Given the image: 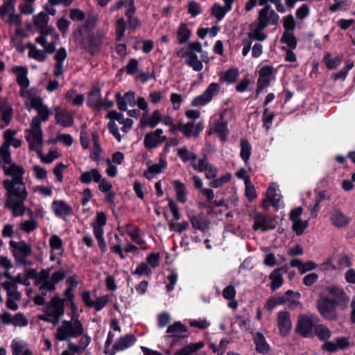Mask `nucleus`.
Segmentation results:
<instances>
[{
    "mask_svg": "<svg viewBox=\"0 0 355 355\" xmlns=\"http://www.w3.org/2000/svg\"><path fill=\"white\" fill-rule=\"evenodd\" d=\"M74 37L78 41L81 49L94 56L101 51L104 34L103 31L96 30L95 32L83 33Z\"/></svg>",
    "mask_w": 355,
    "mask_h": 355,
    "instance_id": "nucleus-1",
    "label": "nucleus"
},
{
    "mask_svg": "<svg viewBox=\"0 0 355 355\" xmlns=\"http://www.w3.org/2000/svg\"><path fill=\"white\" fill-rule=\"evenodd\" d=\"M44 315H40L38 319L41 321L51 322L56 324L64 314V300L58 295L53 296L48 305L43 310Z\"/></svg>",
    "mask_w": 355,
    "mask_h": 355,
    "instance_id": "nucleus-2",
    "label": "nucleus"
},
{
    "mask_svg": "<svg viewBox=\"0 0 355 355\" xmlns=\"http://www.w3.org/2000/svg\"><path fill=\"white\" fill-rule=\"evenodd\" d=\"M84 329L77 318L72 320H62V325L56 329L55 338L59 341H69L71 338H78L83 334Z\"/></svg>",
    "mask_w": 355,
    "mask_h": 355,
    "instance_id": "nucleus-3",
    "label": "nucleus"
},
{
    "mask_svg": "<svg viewBox=\"0 0 355 355\" xmlns=\"http://www.w3.org/2000/svg\"><path fill=\"white\" fill-rule=\"evenodd\" d=\"M339 304L329 296L320 295L317 301L316 307L320 315L325 320H337L338 313L336 310Z\"/></svg>",
    "mask_w": 355,
    "mask_h": 355,
    "instance_id": "nucleus-4",
    "label": "nucleus"
},
{
    "mask_svg": "<svg viewBox=\"0 0 355 355\" xmlns=\"http://www.w3.org/2000/svg\"><path fill=\"white\" fill-rule=\"evenodd\" d=\"M10 246L12 248L13 257L17 263L24 266L31 265V261H27L26 258L32 254L31 246L24 241L19 242L11 240L9 242Z\"/></svg>",
    "mask_w": 355,
    "mask_h": 355,
    "instance_id": "nucleus-5",
    "label": "nucleus"
},
{
    "mask_svg": "<svg viewBox=\"0 0 355 355\" xmlns=\"http://www.w3.org/2000/svg\"><path fill=\"white\" fill-rule=\"evenodd\" d=\"M261 9L258 15V24L252 22L249 26L250 33L248 36L253 38L254 40L263 42L267 38V35L263 33V31L268 26V22L266 19V10Z\"/></svg>",
    "mask_w": 355,
    "mask_h": 355,
    "instance_id": "nucleus-6",
    "label": "nucleus"
},
{
    "mask_svg": "<svg viewBox=\"0 0 355 355\" xmlns=\"http://www.w3.org/2000/svg\"><path fill=\"white\" fill-rule=\"evenodd\" d=\"M316 324L311 316L300 315L295 327V332L304 338H313Z\"/></svg>",
    "mask_w": 355,
    "mask_h": 355,
    "instance_id": "nucleus-7",
    "label": "nucleus"
},
{
    "mask_svg": "<svg viewBox=\"0 0 355 355\" xmlns=\"http://www.w3.org/2000/svg\"><path fill=\"white\" fill-rule=\"evenodd\" d=\"M3 187L7 191L6 200H11L12 202L25 201L28 196L26 187H21L14 185V183L9 180L3 181Z\"/></svg>",
    "mask_w": 355,
    "mask_h": 355,
    "instance_id": "nucleus-8",
    "label": "nucleus"
},
{
    "mask_svg": "<svg viewBox=\"0 0 355 355\" xmlns=\"http://www.w3.org/2000/svg\"><path fill=\"white\" fill-rule=\"evenodd\" d=\"M220 89V87L218 83H211L202 94L196 96L193 99L191 105L198 107L207 105L213 99L214 95L219 92Z\"/></svg>",
    "mask_w": 355,
    "mask_h": 355,
    "instance_id": "nucleus-9",
    "label": "nucleus"
},
{
    "mask_svg": "<svg viewBox=\"0 0 355 355\" xmlns=\"http://www.w3.org/2000/svg\"><path fill=\"white\" fill-rule=\"evenodd\" d=\"M275 220V218L263 213H256L254 217L252 230L254 231L261 230L262 232L275 230L276 227V225L274 223Z\"/></svg>",
    "mask_w": 355,
    "mask_h": 355,
    "instance_id": "nucleus-10",
    "label": "nucleus"
},
{
    "mask_svg": "<svg viewBox=\"0 0 355 355\" xmlns=\"http://www.w3.org/2000/svg\"><path fill=\"white\" fill-rule=\"evenodd\" d=\"M16 134L15 130L10 129L6 130L3 132V139L5 141L0 146V157L5 164L11 163V152L10 146L11 141L14 139V135Z\"/></svg>",
    "mask_w": 355,
    "mask_h": 355,
    "instance_id": "nucleus-11",
    "label": "nucleus"
},
{
    "mask_svg": "<svg viewBox=\"0 0 355 355\" xmlns=\"http://www.w3.org/2000/svg\"><path fill=\"white\" fill-rule=\"evenodd\" d=\"M188 332V329L182 322L176 321L173 324L169 325L166 329L167 336L166 340L173 339V343L176 341L178 338H186L188 336L185 334Z\"/></svg>",
    "mask_w": 355,
    "mask_h": 355,
    "instance_id": "nucleus-12",
    "label": "nucleus"
},
{
    "mask_svg": "<svg viewBox=\"0 0 355 355\" xmlns=\"http://www.w3.org/2000/svg\"><path fill=\"white\" fill-rule=\"evenodd\" d=\"M276 191L277 187L275 183L271 182L266 191V198L262 200V207L266 211L268 210V206L267 205L268 202H269L276 211L282 207L280 204L282 196H280L279 198H276V196H277Z\"/></svg>",
    "mask_w": 355,
    "mask_h": 355,
    "instance_id": "nucleus-13",
    "label": "nucleus"
},
{
    "mask_svg": "<svg viewBox=\"0 0 355 355\" xmlns=\"http://www.w3.org/2000/svg\"><path fill=\"white\" fill-rule=\"evenodd\" d=\"M12 71L17 75V83L20 87V94L26 96V89L29 87L30 81L27 77L28 69L26 67L16 66L12 68Z\"/></svg>",
    "mask_w": 355,
    "mask_h": 355,
    "instance_id": "nucleus-14",
    "label": "nucleus"
},
{
    "mask_svg": "<svg viewBox=\"0 0 355 355\" xmlns=\"http://www.w3.org/2000/svg\"><path fill=\"white\" fill-rule=\"evenodd\" d=\"M25 139L29 144L31 150L40 153V148L43 144V131L25 130Z\"/></svg>",
    "mask_w": 355,
    "mask_h": 355,
    "instance_id": "nucleus-15",
    "label": "nucleus"
},
{
    "mask_svg": "<svg viewBox=\"0 0 355 355\" xmlns=\"http://www.w3.org/2000/svg\"><path fill=\"white\" fill-rule=\"evenodd\" d=\"M83 24L79 25L73 32V36L77 37L83 33L95 32L94 31L98 21V16L94 14L87 15Z\"/></svg>",
    "mask_w": 355,
    "mask_h": 355,
    "instance_id": "nucleus-16",
    "label": "nucleus"
},
{
    "mask_svg": "<svg viewBox=\"0 0 355 355\" xmlns=\"http://www.w3.org/2000/svg\"><path fill=\"white\" fill-rule=\"evenodd\" d=\"M51 207L55 216L64 219L67 216L73 214L72 207L62 200H55L51 204Z\"/></svg>",
    "mask_w": 355,
    "mask_h": 355,
    "instance_id": "nucleus-17",
    "label": "nucleus"
},
{
    "mask_svg": "<svg viewBox=\"0 0 355 355\" xmlns=\"http://www.w3.org/2000/svg\"><path fill=\"white\" fill-rule=\"evenodd\" d=\"M277 326L282 336H286L291 330V314L288 311H281L277 314Z\"/></svg>",
    "mask_w": 355,
    "mask_h": 355,
    "instance_id": "nucleus-18",
    "label": "nucleus"
},
{
    "mask_svg": "<svg viewBox=\"0 0 355 355\" xmlns=\"http://www.w3.org/2000/svg\"><path fill=\"white\" fill-rule=\"evenodd\" d=\"M288 272L286 265L277 268L270 274L269 278L271 279L270 289L275 291L281 287L284 283L283 275Z\"/></svg>",
    "mask_w": 355,
    "mask_h": 355,
    "instance_id": "nucleus-19",
    "label": "nucleus"
},
{
    "mask_svg": "<svg viewBox=\"0 0 355 355\" xmlns=\"http://www.w3.org/2000/svg\"><path fill=\"white\" fill-rule=\"evenodd\" d=\"M55 119L56 123L63 128L71 127L73 124V117L71 112L65 109L60 108L58 106L55 108Z\"/></svg>",
    "mask_w": 355,
    "mask_h": 355,
    "instance_id": "nucleus-20",
    "label": "nucleus"
},
{
    "mask_svg": "<svg viewBox=\"0 0 355 355\" xmlns=\"http://www.w3.org/2000/svg\"><path fill=\"white\" fill-rule=\"evenodd\" d=\"M161 121V112L159 110H155L153 112L151 116H149L147 112H144L140 119L139 125L141 128H145L148 126L153 128Z\"/></svg>",
    "mask_w": 355,
    "mask_h": 355,
    "instance_id": "nucleus-21",
    "label": "nucleus"
},
{
    "mask_svg": "<svg viewBox=\"0 0 355 355\" xmlns=\"http://www.w3.org/2000/svg\"><path fill=\"white\" fill-rule=\"evenodd\" d=\"M327 291L330 295L334 297L333 298L334 300L337 302L341 309L347 307L349 299L343 288L337 286H331L327 288Z\"/></svg>",
    "mask_w": 355,
    "mask_h": 355,
    "instance_id": "nucleus-22",
    "label": "nucleus"
},
{
    "mask_svg": "<svg viewBox=\"0 0 355 355\" xmlns=\"http://www.w3.org/2000/svg\"><path fill=\"white\" fill-rule=\"evenodd\" d=\"M137 341V338L132 334H126L120 337L113 345L114 354L117 352L123 351L132 346Z\"/></svg>",
    "mask_w": 355,
    "mask_h": 355,
    "instance_id": "nucleus-23",
    "label": "nucleus"
},
{
    "mask_svg": "<svg viewBox=\"0 0 355 355\" xmlns=\"http://www.w3.org/2000/svg\"><path fill=\"white\" fill-rule=\"evenodd\" d=\"M253 341L257 353L266 354L269 352L270 345L262 333L257 332L254 335Z\"/></svg>",
    "mask_w": 355,
    "mask_h": 355,
    "instance_id": "nucleus-24",
    "label": "nucleus"
},
{
    "mask_svg": "<svg viewBox=\"0 0 355 355\" xmlns=\"http://www.w3.org/2000/svg\"><path fill=\"white\" fill-rule=\"evenodd\" d=\"M220 119L221 121H216L214 124V131L220 140L225 143L227 141V137L229 134V130L227 127V121H225L223 117L220 115Z\"/></svg>",
    "mask_w": 355,
    "mask_h": 355,
    "instance_id": "nucleus-25",
    "label": "nucleus"
},
{
    "mask_svg": "<svg viewBox=\"0 0 355 355\" xmlns=\"http://www.w3.org/2000/svg\"><path fill=\"white\" fill-rule=\"evenodd\" d=\"M332 224L337 227H344L348 225L351 218L345 216L340 209H335L331 216Z\"/></svg>",
    "mask_w": 355,
    "mask_h": 355,
    "instance_id": "nucleus-26",
    "label": "nucleus"
},
{
    "mask_svg": "<svg viewBox=\"0 0 355 355\" xmlns=\"http://www.w3.org/2000/svg\"><path fill=\"white\" fill-rule=\"evenodd\" d=\"M273 74V67L272 65L263 66L259 71L257 83L269 87L271 82V76Z\"/></svg>",
    "mask_w": 355,
    "mask_h": 355,
    "instance_id": "nucleus-27",
    "label": "nucleus"
},
{
    "mask_svg": "<svg viewBox=\"0 0 355 355\" xmlns=\"http://www.w3.org/2000/svg\"><path fill=\"white\" fill-rule=\"evenodd\" d=\"M92 180L95 182H100L101 180V174L97 168L83 172L80 176V181L83 184H90Z\"/></svg>",
    "mask_w": 355,
    "mask_h": 355,
    "instance_id": "nucleus-28",
    "label": "nucleus"
},
{
    "mask_svg": "<svg viewBox=\"0 0 355 355\" xmlns=\"http://www.w3.org/2000/svg\"><path fill=\"white\" fill-rule=\"evenodd\" d=\"M1 287L6 291L8 298L14 300H19L21 295L20 292L17 291V286L15 283L10 282H4L1 284Z\"/></svg>",
    "mask_w": 355,
    "mask_h": 355,
    "instance_id": "nucleus-29",
    "label": "nucleus"
},
{
    "mask_svg": "<svg viewBox=\"0 0 355 355\" xmlns=\"http://www.w3.org/2000/svg\"><path fill=\"white\" fill-rule=\"evenodd\" d=\"M101 94L99 88H95L92 89L87 99V105L88 107L91 108H94L97 111L98 107L100 105L101 99Z\"/></svg>",
    "mask_w": 355,
    "mask_h": 355,
    "instance_id": "nucleus-30",
    "label": "nucleus"
},
{
    "mask_svg": "<svg viewBox=\"0 0 355 355\" xmlns=\"http://www.w3.org/2000/svg\"><path fill=\"white\" fill-rule=\"evenodd\" d=\"M24 201L12 202L11 200L6 201V207L12 210L14 216H23L26 211V207L24 204Z\"/></svg>",
    "mask_w": 355,
    "mask_h": 355,
    "instance_id": "nucleus-31",
    "label": "nucleus"
},
{
    "mask_svg": "<svg viewBox=\"0 0 355 355\" xmlns=\"http://www.w3.org/2000/svg\"><path fill=\"white\" fill-rule=\"evenodd\" d=\"M173 185L176 193L177 200L180 202L184 203L187 201V194L186 185L179 180H173Z\"/></svg>",
    "mask_w": 355,
    "mask_h": 355,
    "instance_id": "nucleus-32",
    "label": "nucleus"
},
{
    "mask_svg": "<svg viewBox=\"0 0 355 355\" xmlns=\"http://www.w3.org/2000/svg\"><path fill=\"white\" fill-rule=\"evenodd\" d=\"M202 217V214H200L198 216L193 215L189 217V219L194 229L205 232L206 230L209 227V222L200 219Z\"/></svg>",
    "mask_w": 355,
    "mask_h": 355,
    "instance_id": "nucleus-33",
    "label": "nucleus"
},
{
    "mask_svg": "<svg viewBox=\"0 0 355 355\" xmlns=\"http://www.w3.org/2000/svg\"><path fill=\"white\" fill-rule=\"evenodd\" d=\"M239 76V72L237 68H230L220 77V81L233 84L237 80Z\"/></svg>",
    "mask_w": 355,
    "mask_h": 355,
    "instance_id": "nucleus-34",
    "label": "nucleus"
},
{
    "mask_svg": "<svg viewBox=\"0 0 355 355\" xmlns=\"http://www.w3.org/2000/svg\"><path fill=\"white\" fill-rule=\"evenodd\" d=\"M191 35V30L184 23L181 24L177 31L178 41L180 44L186 43L190 38Z\"/></svg>",
    "mask_w": 355,
    "mask_h": 355,
    "instance_id": "nucleus-35",
    "label": "nucleus"
},
{
    "mask_svg": "<svg viewBox=\"0 0 355 355\" xmlns=\"http://www.w3.org/2000/svg\"><path fill=\"white\" fill-rule=\"evenodd\" d=\"M313 335L316 336L320 340L324 341L331 337V331L325 325L318 324L315 327Z\"/></svg>",
    "mask_w": 355,
    "mask_h": 355,
    "instance_id": "nucleus-36",
    "label": "nucleus"
},
{
    "mask_svg": "<svg viewBox=\"0 0 355 355\" xmlns=\"http://www.w3.org/2000/svg\"><path fill=\"white\" fill-rule=\"evenodd\" d=\"M280 42L282 44H286L290 49H295L297 44L294 33L288 31H284Z\"/></svg>",
    "mask_w": 355,
    "mask_h": 355,
    "instance_id": "nucleus-37",
    "label": "nucleus"
},
{
    "mask_svg": "<svg viewBox=\"0 0 355 355\" xmlns=\"http://www.w3.org/2000/svg\"><path fill=\"white\" fill-rule=\"evenodd\" d=\"M40 29V36L35 39L36 43L40 45L46 44V37L51 35L54 31V28L50 25L42 26V28H38Z\"/></svg>",
    "mask_w": 355,
    "mask_h": 355,
    "instance_id": "nucleus-38",
    "label": "nucleus"
},
{
    "mask_svg": "<svg viewBox=\"0 0 355 355\" xmlns=\"http://www.w3.org/2000/svg\"><path fill=\"white\" fill-rule=\"evenodd\" d=\"M159 164H155L150 165L148 168L147 171L144 173V176L148 180H150L152 178V176L149 175L150 173L152 175H156L161 173L162 169L166 167L167 163L166 160H164L162 159H159Z\"/></svg>",
    "mask_w": 355,
    "mask_h": 355,
    "instance_id": "nucleus-39",
    "label": "nucleus"
},
{
    "mask_svg": "<svg viewBox=\"0 0 355 355\" xmlns=\"http://www.w3.org/2000/svg\"><path fill=\"white\" fill-rule=\"evenodd\" d=\"M323 62L327 68L329 70H331L340 64L342 62V58L339 55L331 58V53H327L323 58Z\"/></svg>",
    "mask_w": 355,
    "mask_h": 355,
    "instance_id": "nucleus-40",
    "label": "nucleus"
},
{
    "mask_svg": "<svg viewBox=\"0 0 355 355\" xmlns=\"http://www.w3.org/2000/svg\"><path fill=\"white\" fill-rule=\"evenodd\" d=\"M139 227H135L133 232L128 231L127 233L130 236L131 240L139 245L142 250H147L148 248L146 241L141 237L139 234Z\"/></svg>",
    "mask_w": 355,
    "mask_h": 355,
    "instance_id": "nucleus-41",
    "label": "nucleus"
},
{
    "mask_svg": "<svg viewBox=\"0 0 355 355\" xmlns=\"http://www.w3.org/2000/svg\"><path fill=\"white\" fill-rule=\"evenodd\" d=\"M252 152V146L249 141L245 139L241 140L240 157L245 163L249 160Z\"/></svg>",
    "mask_w": 355,
    "mask_h": 355,
    "instance_id": "nucleus-42",
    "label": "nucleus"
},
{
    "mask_svg": "<svg viewBox=\"0 0 355 355\" xmlns=\"http://www.w3.org/2000/svg\"><path fill=\"white\" fill-rule=\"evenodd\" d=\"M10 165L9 168L3 167L4 173L6 175L10 176H16V175H24L25 174V169L15 163H12L11 162L10 164H8Z\"/></svg>",
    "mask_w": 355,
    "mask_h": 355,
    "instance_id": "nucleus-43",
    "label": "nucleus"
},
{
    "mask_svg": "<svg viewBox=\"0 0 355 355\" xmlns=\"http://www.w3.org/2000/svg\"><path fill=\"white\" fill-rule=\"evenodd\" d=\"M16 0H3L2 5L0 6V17L3 18L9 12L15 11Z\"/></svg>",
    "mask_w": 355,
    "mask_h": 355,
    "instance_id": "nucleus-44",
    "label": "nucleus"
},
{
    "mask_svg": "<svg viewBox=\"0 0 355 355\" xmlns=\"http://www.w3.org/2000/svg\"><path fill=\"white\" fill-rule=\"evenodd\" d=\"M354 67V62L348 59L345 62L342 69L336 73L333 74L334 80H345L349 73V71Z\"/></svg>",
    "mask_w": 355,
    "mask_h": 355,
    "instance_id": "nucleus-45",
    "label": "nucleus"
},
{
    "mask_svg": "<svg viewBox=\"0 0 355 355\" xmlns=\"http://www.w3.org/2000/svg\"><path fill=\"white\" fill-rule=\"evenodd\" d=\"M127 28V24L123 17L119 18L116 22V41L121 42Z\"/></svg>",
    "mask_w": 355,
    "mask_h": 355,
    "instance_id": "nucleus-46",
    "label": "nucleus"
},
{
    "mask_svg": "<svg viewBox=\"0 0 355 355\" xmlns=\"http://www.w3.org/2000/svg\"><path fill=\"white\" fill-rule=\"evenodd\" d=\"M264 7L262 9L266 10V19L268 22V26L269 24L277 26L279 24V16L276 13L274 10H270L271 6L266 3V4L263 5Z\"/></svg>",
    "mask_w": 355,
    "mask_h": 355,
    "instance_id": "nucleus-47",
    "label": "nucleus"
},
{
    "mask_svg": "<svg viewBox=\"0 0 355 355\" xmlns=\"http://www.w3.org/2000/svg\"><path fill=\"white\" fill-rule=\"evenodd\" d=\"M285 295H286V302H289L288 306L291 309H294L300 304V295L299 293L288 290Z\"/></svg>",
    "mask_w": 355,
    "mask_h": 355,
    "instance_id": "nucleus-48",
    "label": "nucleus"
},
{
    "mask_svg": "<svg viewBox=\"0 0 355 355\" xmlns=\"http://www.w3.org/2000/svg\"><path fill=\"white\" fill-rule=\"evenodd\" d=\"M26 96L31 99V106L35 110L43 108L46 106L44 104L43 99L40 96H33L31 91H26Z\"/></svg>",
    "mask_w": 355,
    "mask_h": 355,
    "instance_id": "nucleus-49",
    "label": "nucleus"
},
{
    "mask_svg": "<svg viewBox=\"0 0 355 355\" xmlns=\"http://www.w3.org/2000/svg\"><path fill=\"white\" fill-rule=\"evenodd\" d=\"M144 144L148 150H152L159 146L157 137L155 136L153 133L148 132L144 139Z\"/></svg>",
    "mask_w": 355,
    "mask_h": 355,
    "instance_id": "nucleus-50",
    "label": "nucleus"
},
{
    "mask_svg": "<svg viewBox=\"0 0 355 355\" xmlns=\"http://www.w3.org/2000/svg\"><path fill=\"white\" fill-rule=\"evenodd\" d=\"M186 63L196 71H200L203 68L202 62L198 60L197 55L193 52L190 53L189 60L186 61Z\"/></svg>",
    "mask_w": 355,
    "mask_h": 355,
    "instance_id": "nucleus-51",
    "label": "nucleus"
},
{
    "mask_svg": "<svg viewBox=\"0 0 355 355\" xmlns=\"http://www.w3.org/2000/svg\"><path fill=\"white\" fill-rule=\"evenodd\" d=\"M49 17L45 12H40L33 17V23L37 28H42V26L48 25Z\"/></svg>",
    "mask_w": 355,
    "mask_h": 355,
    "instance_id": "nucleus-52",
    "label": "nucleus"
},
{
    "mask_svg": "<svg viewBox=\"0 0 355 355\" xmlns=\"http://www.w3.org/2000/svg\"><path fill=\"white\" fill-rule=\"evenodd\" d=\"M227 12V11L224 8V7L221 6L218 3H214L211 6V15L216 17L218 21L223 19Z\"/></svg>",
    "mask_w": 355,
    "mask_h": 355,
    "instance_id": "nucleus-53",
    "label": "nucleus"
},
{
    "mask_svg": "<svg viewBox=\"0 0 355 355\" xmlns=\"http://www.w3.org/2000/svg\"><path fill=\"white\" fill-rule=\"evenodd\" d=\"M275 117V114L273 112H270L268 107H266L263 112V127L266 130H269L272 121Z\"/></svg>",
    "mask_w": 355,
    "mask_h": 355,
    "instance_id": "nucleus-54",
    "label": "nucleus"
},
{
    "mask_svg": "<svg viewBox=\"0 0 355 355\" xmlns=\"http://www.w3.org/2000/svg\"><path fill=\"white\" fill-rule=\"evenodd\" d=\"M245 195L250 202H252L257 197L255 187L250 183L249 179L245 180Z\"/></svg>",
    "mask_w": 355,
    "mask_h": 355,
    "instance_id": "nucleus-55",
    "label": "nucleus"
},
{
    "mask_svg": "<svg viewBox=\"0 0 355 355\" xmlns=\"http://www.w3.org/2000/svg\"><path fill=\"white\" fill-rule=\"evenodd\" d=\"M283 27L284 31L293 32L295 30L296 22L291 14L283 17Z\"/></svg>",
    "mask_w": 355,
    "mask_h": 355,
    "instance_id": "nucleus-56",
    "label": "nucleus"
},
{
    "mask_svg": "<svg viewBox=\"0 0 355 355\" xmlns=\"http://www.w3.org/2000/svg\"><path fill=\"white\" fill-rule=\"evenodd\" d=\"M307 226L308 222L306 220H302L300 219L293 221L292 228L297 236H300L304 233Z\"/></svg>",
    "mask_w": 355,
    "mask_h": 355,
    "instance_id": "nucleus-57",
    "label": "nucleus"
},
{
    "mask_svg": "<svg viewBox=\"0 0 355 355\" xmlns=\"http://www.w3.org/2000/svg\"><path fill=\"white\" fill-rule=\"evenodd\" d=\"M109 300L110 297L108 295L99 297L94 301L93 307H94L96 311H100L107 305Z\"/></svg>",
    "mask_w": 355,
    "mask_h": 355,
    "instance_id": "nucleus-58",
    "label": "nucleus"
},
{
    "mask_svg": "<svg viewBox=\"0 0 355 355\" xmlns=\"http://www.w3.org/2000/svg\"><path fill=\"white\" fill-rule=\"evenodd\" d=\"M231 175L227 173L219 178H214V180L209 183V186L213 188H218L223 186L224 184L230 181Z\"/></svg>",
    "mask_w": 355,
    "mask_h": 355,
    "instance_id": "nucleus-59",
    "label": "nucleus"
},
{
    "mask_svg": "<svg viewBox=\"0 0 355 355\" xmlns=\"http://www.w3.org/2000/svg\"><path fill=\"white\" fill-rule=\"evenodd\" d=\"M49 245L51 251L60 250L62 248L63 242L62 240L58 235H53L49 239Z\"/></svg>",
    "mask_w": 355,
    "mask_h": 355,
    "instance_id": "nucleus-60",
    "label": "nucleus"
},
{
    "mask_svg": "<svg viewBox=\"0 0 355 355\" xmlns=\"http://www.w3.org/2000/svg\"><path fill=\"white\" fill-rule=\"evenodd\" d=\"M132 275L141 276L142 275H149L151 273V269L146 263L142 262L139 263L135 271L132 272Z\"/></svg>",
    "mask_w": 355,
    "mask_h": 355,
    "instance_id": "nucleus-61",
    "label": "nucleus"
},
{
    "mask_svg": "<svg viewBox=\"0 0 355 355\" xmlns=\"http://www.w3.org/2000/svg\"><path fill=\"white\" fill-rule=\"evenodd\" d=\"M37 227V223L33 219L26 220L21 224V230L27 233H31V232L36 230Z\"/></svg>",
    "mask_w": 355,
    "mask_h": 355,
    "instance_id": "nucleus-62",
    "label": "nucleus"
},
{
    "mask_svg": "<svg viewBox=\"0 0 355 355\" xmlns=\"http://www.w3.org/2000/svg\"><path fill=\"white\" fill-rule=\"evenodd\" d=\"M160 261V254L159 252L150 253L146 257L147 264H149L152 268L159 266Z\"/></svg>",
    "mask_w": 355,
    "mask_h": 355,
    "instance_id": "nucleus-63",
    "label": "nucleus"
},
{
    "mask_svg": "<svg viewBox=\"0 0 355 355\" xmlns=\"http://www.w3.org/2000/svg\"><path fill=\"white\" fill-rule=\"evenodd\" d=\"M139 68V62L136 58H130L125 66V70L128 74L132 76L135 74Z\"/></svg>",
    "mask_w": 355,
    "mask_h": 355,
    "instance_id": "nucleus-64",
    "label": "nucleus"
}]
</instances>
